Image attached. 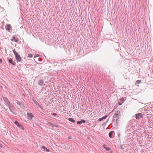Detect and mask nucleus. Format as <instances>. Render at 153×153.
<instances>
[{"instance_id": "f257e3e1", "label": "nucleus", "mask_w": 153, "mask_h": 153, "mask_svg": "<svg viewBox=\"0 0 153 153\" xmlns=\"http://www.w3.org/2000/svg\"><path fill=\"white\" fill-rule=\"evenodd\" d=\"M13 52L15 55V58L18 62H20L21 61V58L20 56L14 50H13Z\"/></svg>"}, {"instance_id": "f03ea898", "label": "nucleus", "mask_w": 153, "mask_h": 153, "mask_svg": "<svg viewBox=\"0 0 153 153\" xmlns=\"http://www.w3.org/2000/svg\"><path fill=\"white\" fill-rule=\"evenodd\" d=\"M34 60L36 62L38 60L40 62H41L42 61V59L39 57V56L36 55L34 57Z\"/></svg>"}, {"instance_id": "7ed1b4c3", "label": "nucleus", "mask_w": 153, "mask_h": 153, "mask_svg": "<svg viewBox=\"0 0 153 153\" xmlns=\"http://www.w3.org/2000/svg\"><path fill=\"white\" fill-rule=\"evenodd\" d=\"M120 114V112L119 110L117 111L113 116L114 118H116V117H119V116Z\"/></svg>"}, {"instance_id": "20e7f679", "label": "nucleus", "mask_w": 153, "mask_h": 153, "mask_svg": "<svg viewBox=\"0 0 153 153\" xmlns=\"http://www.w3.org/2000/svg\"><path fill=\"white\" fill-rule=\"evenodd\" d=\"M135 117L136 118V119H139L140 118L143 117V114L141 113H138L136 114Z\"/></svg>"}, {"instance_id": "39448f33", "label": "nucleus", "mask_w": 153, "mask_h": 153, "mask_svg": "<svg viewBox=\"0 0 153 153\" xmlns=\"http://www.w3.org/2000/svg\"><path fill=\"white\" fill-rule=\"evenodd\" d=\"M27 118L28 119L31 120L33 117V115L31 113H27Z\"/></svg>"}, {"instance_id": "423d86ee", "label": "nucleus", "mask_w": 153, "mask_h": 153, "mask_svg": "<svg viewBox=\"0 0 153 153\" xmlns=\"http://www.w3.org/2000/svg\"><path fill=\"white\" fill-rule=\"evenodd\" d=\"M7 59L8 60L9 62L12 64L13 65H16V63L14 61H13L12 59L11 58L9 59L8 58H7Z\"/></svg>"}, {"instance_id": "0eeeda50", "label": "nucleus", "mask_w": 153, "mask_h": 153, "mask_svg": "<svg viewBox=\"0 0 153 153\" xmlns=\"http://www.w3.org/2000/svg\"><path fill=\"white\" fill-rule=\"evenodd\" d=\"M44 82V81L42 79H41L38 81V84L40 86H42L43 85Z\"/></svg>"}, {"instance_id": "6e6552de", "label": "nucleus", "mask_w": 153, "mask_h": 153, "mask_svg": "<svg viewBox=\"0 0 153 153\" xmlns=\"http://www.w3.org/2000/svg\"><path fill=\"white\" fill-rule=\"evenodd\" d=\"M6 29L7 30L9 31L10 29V24H7L5 26Z\"/></svg>"}, {"instance_id": "1a4fd4ad", "label": "nucleus", "mask_w": 153, "mask_h": 153, "mask_svg": "<svg viewBox=\"0 0 153 153\" xmlns=\"http://www.w3.org/2000/svg\"><path fill=\"white\" fill-rule=\"evenodd\" d=\"M114 131H110L109 133V136L111 138H112V135L114 133Z\"/></svg>"}, {"instance_id": "9d476101", "label": "nucleus", "mask_w": 153, "mask_h": 153, "mask_svg": "<svg viewBox=\"0 0 153 153\" xmlns=\"http://www.w3.org/2000/svg\"><path fill=\"white\" fill-rule=\"evenodd\" d=\"M68 120L69 121L72 122V123H74L75 122V120L72 118H68Z\"/></svg>"}, {"instance_id": "9b49d317", "label": "nucleus", "mask_w": 153, "mask_h": 153, "mask_svg": "<svg viewBox=\"0 0 153 153\" xmlns=\"http://www.w3.org/2000/svg\"><path fill=\"white\" fill-rule=\"evenodd\" d=\"M4 100V101L7 104H8L9 103H10V102L8 100V99L5 97L3 98Z\"/></svg>"}, {"instance_id": "f8f14e48", "label": "nucleus", "mask_w": 153, "mask_h": 153, "mask_svg": "<svg viewBox=\"0 0 153 153\" xmlns=\"http://www.w3.org/2000/svg\"><path fill=\"white\" fill-rule=\"evenodd\" d=\"M42 148L43 149H44L45 150V151L46 152H48L49 151V149H47V148H46V147H45V146H42Z\"/></svg>"}, {"instance_id": "ddd939ff", "label": "nucleus", "mask_w": 153, "mask_h": 153, "mask_svg": "<svg viewBox=\"0 0 153 153\" xmlns=\"http://www.w3.org/2000/svg\"><path fill=\"white\" fill-rule=\"evenodd\" d=\"M119 119V117H117L116 119V120H113L112 121L113 122L116 123V124L118 123V122H117V121H118V119Z\"/></svg>"}, {"instance_id": "4468645a", "label": "nucleus", "mask_w": 153, "mask_h": 153, "mask_svg": "<svg viewBox=\"0 0 153 153\" xmlns=\"http://www.w3.org/2000/svg\"><path fill=\"white\" fill-rule=\"evenodd\" d=\"M14 123L15 124H16L18 127H19V126L20 125V124L18 123V121H15Z\"/></svg>"}, {"instance_id": "2eb2a0df", "label": "nucleus", "mask_w": 153, "mask_h": 153, "mask_svg": "<svg viewBox=\"0 0 153 153\" xmlns=\"http://www.w3.org/2000/svg\"><path fill=\"white\" fill-rule=\"evenodd\" d=\"M33 102H34V103L36 104V105L38 106L39 107H40V106L39 105V103L36 100H33Z\"/></svg>"}, {"instance_id": "dca6fc26", "label": "nucleus", "mask_w": 153, "mask_h": 153, "mask_svg": "<svg viewBox=\"0 0 153 153\" xmlns=\"http://www.w3.org/2000/svg\"><path fill=\"white\" fill-rule=\"evenodd\" d=\"M47 124L50 126H53V124L50 122H48Z\"/></svg>"}, {"instance_id": "f3484780", "label": "nucleus", "mask_w": 153, "mask_h": 153, "mask_svg": "<svg viewBox=\"0 0 153 153\" xmlns=\"http://www.w3.org/2000/svg\"><path fill=\"white\" fill-rule=\"evenodd\" d=\"M20 129L24 130V128L20 124V125L18 127Z\"/></svg>"}, {"instance_id": "a211bd4d", "label": "nucleus", "mask_w": 153, "mask_h": 153, "mask_svg": "<svg viewBox=\"0 0 153 153\" xmlns=\"http://www.w3.org/2000/svg\"><path fill=\"white\" fill-rule=\"evenodd\" d=\"M104 148L107 151H109L110 150V148H109L108 147H106V146H104Z\"/></svg>"}, {"instance_id": "6ab92c4d", "label": "nucleus", "mask_w": 153, "mask_h": 153, "mask_svg": "<svg viewBox=\"0 0 153 153\" xmlns=\"http://www.w3.org/2000/svg\"><path fill=\"white\" fill-rule=\"evenodd\" d=\"M141 81L140 80H137L135 82V84H139L141 83Z\"/></svg>"}, {"instance_id": "aec40b11", "label": "nucleus", "mask_w": 153, "mask_h": 153, "mask_svg": "<svg viewBox=\"0 0 153 153\" xmlns=\"http://www.w3.org/2000/svg\"><path fill=\"white\" fill-rule=\"evenodd\" d=\"M33 56L32 54L30 53L28 55V57L29 58H32Z\"/></svg>"}, {"instance_id": "412c9836", "label": "nucleus", "mask_w": 153, "mask_h": 153, "mask_svg": "<svg viewBox=\"0 0 153 153\" xmlns=\"http://www.w3.org/2000/svg\"><path fill=\"white\" fill-rule=\"evenodd\" d=\"M15 37L13 36L12 37V38L11 39V40L12 42H13L14 41V39H15Z\"/></svg>"}, {"instance_id": "4be33fe9", "label": "nucleus", "mask_w": 153, "mask_h": 153, "mask_svg": "<svg viewBox=\"0 0 153 153\" xmlns=\"http://www.w3.org/2000/svg\"><path fill=\"white\" fill-rule=\"evenodd\" d=\"M107 117V116L106 115L105 116L103 117H102V120H103V119H105Z\"/></svg>"}, {"instance_id": "5701e85b", "label": "nucleus", "mask_w": 153, "mask_h": 153, "mask_svg": "<svg viewBox=\"0 0 153 153\" xmlns=\"http://www.w3.org/2000/svg\"><path fill=\"white\" fill-rule=\"evenodd\" d=\"M120 101L122 102L123 103V102L124 101V98L123 97L121 98L120 100Z\"/></svg>"}, {"instance_id": "b1692460", "label": "nucleus", "mask_w": 153, "mask_h": 153, "mask_svg": "<svg viewBox=\"0 0 153 153\" xmlns=\"http://www.w3.org/2000/svg\"><path fill=\"white\" fill-rule=\"evenodd\" d=\"M77 124H80L82 123V122H81V120L80 121H77Z\"/></svg>"}, {"instance_id": "393cba45", "label": "nucleus", "mask_w": 153, "mask_h": 153, "mask_svg": "<svg viewBox=\"0 0 153 153\" xmlns=\"http://www.w3.org/2000/svg\"><path fill=\"white\" fill-rule=\"evenodd\" d=\"M17 103L18 105H20V106H21V105H23L20 102H18Z\"/></svg>"}, {"instance_id": "a878e982", "label": "nucleus", "mask_w": 153, "mask_h": 153, "mask_svg": "<svg viewBox=\"0 0 153 153\" xmlns=\"http://www.w3.org/2000/svg\"><path fill=\"white\" fill-rule=\"evenodd\" d=\"M81 122H82V123H85L86 122L85 120H81Z\"/></svg>"}, {"instance_id": "bb28decb", "label": "nucleus", "mask_w": 153, "mask_h": 153, "mask_svg": "<svg viewBox=\"0 0 153 153\" xmlns=\"http://www.w3.org/2000/svg\"><path fill=\"white\" fill-rule=\"evenodd\" d=\"M121 102V101H120V102H118V104L119 105H121L122 104V103H123V102Z\"/></svg>"}, {"instance_id": "cd10ccee", "label": "nucleus", "mask_w": 153, "mask_h": 153, "mask_svg": "<svg viewBox=\"0 0 153 153\" xmlns=\"http://www.w3.org/2000/svg\"><path fill=\"white\" fill-rule=\"evenodd\" d=\"M18 39H16L15 38L14 41L15 42H18Z\"/></svg>"}, {"instance_id": "c85d7f7f", "label": "nucleus", "mask_w": 153, "mask_h": 153, "mask_svg": "<svg viewBox=\"0 0 153 153\" xmlns=\"http://www.w3.org/2000/svg\"><path fill=\"white\" fill-rule=\"evenodd\" d=\"M98 120L99 121H100L102 120V118H100L98 119Z\"/></svg>"}, {"instance_id": "c756f323", "label": "nucleus", "mask_w": 153, "mask_h": 153, "mask_svg": "<svg viewBox=\"0 0 153 153\" xmlns=\"http://www.w3.org/2000/svg\"><path fill=\"white\" fill-rule=\"evenodd\" d=\"M52 115H54V116H56L57 114H56V113H53L52 114Z\"/></svg>"}, {"instance_id": "7c9ffc66", "label": "nucleus", "mask_w": 153, "mask_h": 153, "mask_svg": "<svg viewBox=\"0 0 153 153\" xmlns=\"http://www.w3.org/2000/svg\"><path fill=\"white\" fill-rule=\"evenodd\" d=\"M2 60L0 59V63H2Z\"/></svg>"}, {"instance_id": "2f4dec72", "label": "nucleus", "mask_w": 153, "mask_h": 153, "mask_svg": "<svg viewBox=\"0 0 153 153\" xmlns=\"http://www.w3.org/2000/svg\"><path fill=\"white\" fill-rule=\"evenodd\" d=\"M123 146H124L122 145L121 146V147L122 149H123L124 148Z\"/></svg>"}, {"instance_id": "473e14b6", "label": "nucleus", "mask_w": 153, "mask_h": 153, "mask_svg": "<svg viewBox=\"0 0 153 153\" xmlns=\"http://www.w3.org/2000/svg\"><path fill=\"white\" fill-rule=\"evenodd\" d=\"M68 138L69 139H71V137H68Z\"/></svg>"}, {"instance_id": "72a5a7b5", "label": "nucleus", "mask_w": 153, "mask_h": 153, "mask_svg": "<svg viewBox=\"0 0 153 153\" xmlns=\"http://www.w3.org/2000/svg\"><path fill=\"white\" fill-rule=\"evenodd\" d=\"M118 136L119 137L120 136V134H118Z\"/></svg>"}, {"instance_id": "f704fd0d", "label": "nucleus", "mask_w": 153, "mask_h": 153, "mask_svg": "<svg viewBox=\"0 0 153 153\" xmlns=\"http://www.w3.org/2000/svg\"><path fill=\"white\" fill-rule=\"evenodd\" d=\"M10 111H11V112H13L12 111V110H10Z\"/></svg>"}, {"instance_id": "c9c22d12", "label": "nucleus", "mask_w": 153, "mask_h": 153, "mask_svg": "<svg viewBox=\"0 0 153 153\" xmlns=\"http://www.w3.org/2000/svg\"><path fill=\"white\" fill-rule=\"evenodd\" d=\"M152 73H153V70H152Z\"/></svg>"}]
</instances>
